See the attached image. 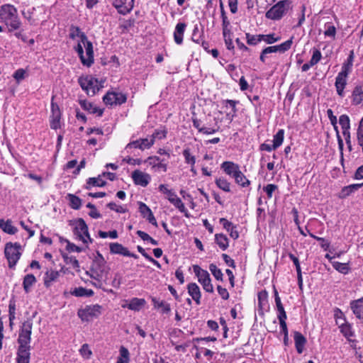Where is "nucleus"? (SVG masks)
<instances>
[{"label": "nucleus", "instance_id": "f257e3e1", "mask_svg": "<svg viewBox=\"0 0 363 363\" xmlns=\"http://www.w3.org/2000/svg\"><path fill=\"white\" fill-rule=\"evenodd\" d=\"M70 38L79 40L75 47V50L78 53L82 63L87 67H90L94 62V50L92 43L88 40L87 37L81 29L74 26H72L69 29Z\"/></svg>", "mask_w": 363, "mask_h": 363}, {"label": "nucleus", "instance_id": "f03ea898", "mask_svg": "<svg viewBox=\"0 0 363 363\" xmlns=\"http://www.w3.org/2000/svg\"><path fill=\"white\" fill-rule=\"evenodd\" d=\"M109 271L104 257L97 252L91 264L90 277L100 281L107 278Z\"/></svg>", "mask_w": 363, "mask_h": 363}, {"label": "nucleus", "instance_id": "7ed1b4c3", "mask_svg": "<svg viewBox=\"0 0 363 363\" xmlns=\"http://www.w3.org/2000/svg\"><path fill=\"white\" fill-rule=\"evenodd\" d=\"M1 20L9 31L17 30L21 25L16 8L10 4L1 6Z\"/></svg>", "mask_w": 363, "mask_h": 363}, {"label": "nucleus", "instance_id": "20e7f679", "mask_svg": "<svg viewBox=\"0 0 363 363\" xmlns=\"http://www.w3.org/2000/svg\"><path fill=\"white\" fill-rule=\"evenodd\" d=\"M291 0L280 1L266 12L265 16L273 21L280 20L291 9Z\"/></svg>", "mask_w": 363, "mask_h": 363}, {"label": "nucleus", "instance_id": "39448f33", "mask_svg": "<svg viewBox=\"0 0 363 363\" xmlns=\"http://www.w3.org/2000/svg\"><path fill=\"white\" fill-rule=\"evenodd\" d=\"M5 257L9 268H13L21 256V246L19 243L8 242L4 248Z\"/></svg>", "mask_w": 363, "mask_h": 363}, {"label": "nucleus", "instance_id": "423d86ee", "mask_svg": "<svg viewBox=\"0 0 363 363\" xmlns=\"http://www.w3.org/2000/svg\"><path fill=\"white\" fill-rule=\"evenodd\" d=\"M79 83L82 89L89 96H94L101 87L99 81L92 76L79 77Z\"/></svg>", "mask_w": 363, "mask_h": 363}, {"label": "nucleus", "instance_id": "0eeeda50", "mask_svg": "<svg viewBox=\"0 0 363 363\" xmlns=\"http://www.w3.org/2000/svg\"><path fill=\"white\" fill-rule=\"evenodd\" d=\"M193 269L199 282L201 284L203 290L208 293H213V286L211 284V279L209 273L206 270L201 269L198 265H194Z\"/></svg>", "mask_w": 363, "mask_h": 363}, {"label": "nucleus", "instance_id": "6e6552de", "mask_svg": "<svg viewBox=\"0 0 363 363\" xmlns=\"http://www.w3.org/2000/svg\"><path fill=\"white\" fill-rule=\"evenodd\" d=\"M74 233L77 238L84 244H88L91 242V239L88 232V227L82 218L75 222Z\"/></svg>", "mask_w": 363, "mask_h": 363}, {"label": "nucleus", "instance_id": "1a4fd4ad", "mask_svg": "<svg viewBox=\"0 0 363 363\" xmlns=\"http://www.w3.org/2000/svg\"><path fill=\"white\" fill-rule=\"evenodd\" d=\"M101 307L99 305L86 306L78 311V316L82 321H89L94 317L99 316L101 313Z\"/></svg>", "mask_w": 363, "mask_h": 363}, {"label": "nucleus", "instance_id": "9d476101", "mask_svg": "<svg viewBox=\"0 0 363 363\" xmlns=\"http://www.w3.org/2000/svg\"><path fill=\"white\" fill-rule=\"evenodd\" d=\"M126 96L121 92H108L104 97L103 101L106 105H121L126 101Z\"/></svg>", "mask_w": 363, "mask_h": 363}, {"label": "nucleus", "instance_id": "9b49d317", "mask_svg": "<svg viewBox=\"0 0 363 363\" xmlns=\"http://www.w3.org/2000/svg\"><path fill=\"white\" fill-rule=\"evenodd\" d=\"M131 177L135 184L143 187L147 186L151 180V176L149 174L139 169L133 171Z\"/></svg>", "mask_w": 363, "mask_h": 363}, {"label": "nucleus", "instance_id": "f8f14e48", "mask_svg": "<svg viewBox=\"0 0 363 363\" xmlns=\"http://www.w3.org/2000/svg\"><path fill=\"white\" fill-rule=\"evenodd\" d=\"M61 111L58 105L53 101L51 102L50 127L57 130L60 128Z\"/></svg>", "mask_w": 363, "mask_h": 363}, {"label": "nucleus", "instance_id": "ddd939ff", "mask_svg": "<svg viewBox=\"0 0 363 363\" xmlns=\"http://www.w3.org/2000/svg\"><path fill=\"white\" fill-rule=\"evenodd\" d=\"M166 199L173 205L175 208H178L179 211L184 214L186 217H189V213L185 207L184 203L181 200L179 197L176 194V193L172 190L170 194H169Z\"/></svg>", "mask_w": 363, "mask_h": 363}, {"label": "nucleus", "instance_id": "4468645a", "mask_svg": "<svg viewBox=\"0 0 363 363\" xmlns=\"http://www.w3.org/2000/svg\"><path fill=\"white\" fill-rule=\"evenodd\" d=\"M293 38L294 37H291L290 39L281 43L280 45L266 48L265 52H268V54L274 52H285L291 48L293 43Z\"/></svg>", "mask_w": 363, "mask_h": 363}, {"label": "nucleus", "instance_id": "2eb2a0df", "mask_svg": "<svg viewBox=\"0 0 363 363\" xmlns=\"http://www.w3.org/2000/svg\"><path fill=\"white\" fill-rule=\"evenodd\" d=\"M144 162L150 166L152 169H155V171L156 172L162 171L165 172L167 169V164L162 163L160 159L156 156L149 157L147 160L144 161Z\"/></svg>", "mask_w": 363, "mask_h": 363}, {"label": "nucleus", "instance_id": "dca6fc26", "mask_svg": "<svg viewBox=\"0 0 363 363\" xmlns=\"http://www.w3.org/2000/svg\"><path fill=\"white\" fill-rule=\"evenodd\" d=\"M113 4L120 13H129L133 8V0H114Z\"/></svg>", "mask_w": 363, "mask_h": 363}, {"label": "nucleus", "instance_id": "f3484780", "mask_svg": "<svg viewBox=\"0 0 363 363\" xmlns=\"http://www.w3.org/2000/svg\"><path fill=\"white\" fill-rule=\"evenodd\" d=\"M110 252L112 254H118L123 256L137 258V255L130 252L128 250L118 242H112L109 245Z\"/></svg>", "mask_w": 363, "mask_h": 363}, {"label": "nucleus", "instance_id": "a211bd4d", "mask_svg": "<svg viewBox=\"0 0 363 363\" xmlns=\"http://www.w3.org/2000/svg\"><path fill=\"white\" fill-rule=\"evenodd\" d=\"M220 167L227 175L232 177H235V175L240 171V167L238 164L230 161L223 162L221 164Z\"/></svg>", "mask_w": 363, "mask_h": 363}, {"label": "nucleus", "instance_id": "6ab92c4d", "mask_svg": "<svg viewBox=\"0 0 363 363\" xmlns=\"http://www.w3.org/2000/svg\"><path fill=\"white\" fill-rule=\"evenodd\" d=\"M154 144L153 139L150 137V138H143L133 141L127 145L126 148L135 147L141 150L150 148Z\"/></svg>", "mask_w": 363, "mask_h": 363}, {"label": "nucleus", "instance_id": "aec40b11", "mask_svg": "<svg viewBox=\"0 0 363 363\" xmlns=\"http://www.w3.org/2000/svg\"><path fill=\"white\" fill-rule=\"evenodd\" d=\"M348 74L340 72L335 79V87L338 95L342 96L344 89L347 84V77Z\"/></svg>", "mask_w": 363, "mask_h": 363}, {"label": "nucleus", "instance_id": "412c9836", "mask_svg": "<svg viewBox=\"0 0 363 363\" xmlns=\"http://www.w3.org/2000/svg\"><path fill=\"white\" fill-rule=\"evenodd\" d=\"M31 334V326L29 323L24 324L23 328L19 334L18 342L20 345H25L29 346Z\"/></svg>", "mask_w": 363, "mask_h": 363}, {"label": "nucleus", "instance_id": "4be33fe9", "mask_svg": "<svg viewBox=\"0 0 363 363\" xmlns=\"http://www.w3.org/2000/svg\"><path fill=\"white\" fill-rule=\"evenodd\" d=\"M18 363L30 362V346L19 345L17 355Z\"/></svg>", "mask_w": 363, "mask_h": 363}, {"label": "nucleus", "instance_id": "5701e85b", "mask_svg": "<svg viewBox=\"0 0 363 363\" xmlns=\"http://www.w3.org/2000/svg\"><path fill=\"white\" fill-rule=\"evenodd\" d=\"M186 28L185 23H178L174 31V40L176 44L181 45L183 43L184 31Z\"/></svg>", "mask_w": 363, "mask_h": 363}, {"label": "nucleus", "instance_id": "b1692460", "mask_svg": "<svg viewBox=\"0 0 363 363\" xmlns=\"http://www.w3.org/2000/svg\"><path fill=\"white\" fill-rule=\"evenodd\" d=\"M60 277V272L50 269L48 270L43 278L44 285L46 288L50 287L53 282L57 281Z\"/></svg>", "mask_w": 363, "mask_h": 363}, {"label": "nucleus", "instance_id": "393cba45", "mask_svg": "<svg viewBox=\"0 0 363 363\" xmlns=\"http://www.w3.org/2000/svg\"><path fill=\"white\" fill-rule=\"evenodd\" d=\"M188 293L197 305L201 303V290L196 283H190L187 286Z\"/></svg>", "mask_w": 363, "mask_h": 363}, {"label": "nucleus", "instance_id": "a878e982", "mask_svg": "<svg viewBox=\"0 0 363 363\" xmlns=\"http://www.w3.org/2000/svg\"><path fill=\"white\" fill-rule=\"evenodd\" d=\"M294 339L297 352L301 354L306 343V337L300 332L296 331L294 333Z\"/></svg>", "mask_w": 363, "mask_h": 363}, {"label": "nucleus", "instance_id": "bb28decb", "mask_svg": "<svg viewBox=\"0 0 363 363\" xmlns=\"http://www.w3.org/2000/svg\"><path fill=\"white\" fill-rule=\"evenodd\" d=\"M79 104L83 109L91 113H96L99 116H101L103 114V111L101 109L95 106L92 103L88 101L82 100L79 101Z\"/></svg>", "mask_w": 363, "mask_h": 363}, {"label": "nucleus", "instance_id": "cd10ccee", "mask_svg": "<svg viewBox=\"0 0 363 363\" xmlns=\"http://www.w3.org/2000/svg\"><path fill=\"white\" fill-rule=\"evenodd\" d=\"M351 308L357 318H363V298L352 301Z\"/></svg>", "mask_w": 363, "mask_h": 363}, {"label": "nucleus", "instance_id": "c85d7f7f", "mask_svg": "<svg viewBox=\"0 0 363 363\" xmlns=\"http://www.w3.org/2000/svg\"><path fill=\"white\" fill-rule=\"evenodd\" d=\"M145 301L143 298H133L127 305H123V308H128L130 310L138 311L144 305Z\"/></svg>", "mask_w": 363, "mask_h": 363}, {"label": "nucleus", "instance_id": "c756f323", "mask_svg": "<svg viewBox=\"0 0 363 363\" xmlns=\"http://www.w3.org/2000/svg\"><path fill=\"white\" fill-rule=\"evenodd\" d=\"M362 186H363V183L354 184H350L349 186H345L341 190L339 197L341 199L346 198L347 196H350L354 191L358 190Z\"/></svg>", "mask_w": 363, "mask_h": 363}, {"label": "nucleus", "instance_id": "7c9ffc66", "mask_svg": "<svg viewBox=\"0 0 363 363\" xmlns=\"http://www.w3.org/2000/svg\"><path fill=\"white\" fill-rule=\"evenodd\" d=\"M235 183L242 188L247 187L250 185V181L240 171L233 177Z\"/></svg>", "mask_w": 363, "mask_h": 363}, {"label": "nucleus", "instance_id": "2f4dec72", "mask_svg": "<svg viewBox=\"0 0 363 363\" xmlns=\"http://www.w3.org/2000/svg\"><path fill=\"white\" fill-rule=\"evenodd\" d=\"M36 278L33 274H29L25 276L23 281V289L26 293H28L32 286L35 284Z\"/></svg>", "mask_w": 363, "mask_h": 363}, {"label": "nucleus", "instance_id": "473e14b6", "mask_svg": "<svg viewBox=\"0 0 363 363\" xmlns=\"http://www.w3.org/2000/svg\"><path fill=\"white\" fill-rule=\"evenodd\" d=\"M1 230L9 235H14L18 231V228L13 225V222L10 220L6 222L1 220Z\"/></svg>", "mask_w": 363, "mask_h": 363}, {"label": "nucleus", "instance_id": "72a5a7b5", "mask_svg": "<svg viewBox=\"0 0 363 363\" xmlns=\"http://www.w3.org/2000/svg\"><path fill=\"white\" fill-rule=\"evenodd\" d=\"M352 102L356 104H363V89L362 86H356L352 92Z\"/></svg>", "mask_w": 363, "mask_h": 363}, {"label": "nucleus", "instance_id": "f704fd0d", "mask_svg": "<svg viewBox=\"0 0 363 363\" xmlns=\"http://www.w3.org/2000/svg\"><path fill=\"white\" fill-rule=\"evenodd\" d=\"M130 352L124 346H121L119 350V356L117 358L116 363H129Z\"/></svg>", "mask_w": 363, "mask_h": 363}, {"label": "nucleus", "instance_id": "c9c22d12", "mask_svg": "<svg viewBox=\"0 0 363 363\" xmlns=\"http://www.w3.org/2000/svg\"><path fill=\"white\" fill-rule=\"evenodd\" d=\"M339 123L342 129V133L346 135L349 134V129L350 128V122L348 116L341 115L339 118Z\"/></svg>", "mask_w": 363, "mask_h": 363}, {"label": "nucleus", "instance_id": "e433bc0d", "mask_svg": "<svg viewBox=\"0 0 363 363\" xmlns=\"http://www.w3.org/2000/svg\"><path fill=\"white\" fill-rule=\"evenodd\" d=\"M216 186L225 192L230 191V183L224 177L217 178L215 181Z\"/></svg>", "mask_w": 363, "mask_h": 363}, {"label": "nucleus", "instance_id": "4c0bfd02", "mask_svg": "<svg viewBox=\"0 0 363 363\" xmlns=\"http://www.w3.org/2000/svg\"><path fill=\"white\" fill-rule=\"evenodd\" d=\"M152 302L154 304V307L156 308L161 309L162 313H168L171 310L170 305L166 303L165 301H160L156 298H152Z\"/></svg>", "mask_w": 363, "mask_h": 363}, {"label": "nucleus", "instance_id": "58836bf2", "mask_svg": "<svg viewBox=\"0 0 363 363\" xmlns=\"http://www.w3.org/2000/svg\"><path fill=\"white\" fill-rule=\"evenodd\" d=\"M215 240H216L217 245L223 250H225L228 247V240L225 235L216 234L215 235Z\"/></svg>", "mask_w": 363, "mask_h": 363}, {"label": "nucleus", "instance_id": "ea45409f", "mask_svg": "<svg viewBox=\"0 0 363 363\" xmlns=\"http://www.w3.org/2000/svg\"><path fill=\"white\" fill-rule=\"evenodd\" d=\"M284 130L283 129H280L278 132L274 135L273 138V145L274 148H278L281 145L284 141Z\"/></svg>", "mask_w": 363, "mask_h": 363}, {"label": "nucleus", "instance_id": "a19ab883", "mask_svg": "<svg viewBox=\"0 0 363 363\" xmlns=\"http://www.w3.org/2000/svg\"><path fill=\"white\" fill-rule=\"evenodd\" d=\"M105 184L106 182L100 176L98 177H91L88 179L86 188L89 189L91 186H103Z\"/></svg>", "mask_w": 363, "mask_h": 363}, {"label": "nucleus", "instance_id": "79ce46f5", "mask_svg": "<svg viewBox=\"0 0 363 363\" xmlns=\"http://www.w3.org/2000/svg\"><path fill=\"white\" fill-rule=\"evenodd\" d=\"M357 141L363 152V117L360 120L357 130Z\"/></svg>", "mask_w": 363, "mask_h": 363}, {"label": "nucleus", "instance_id": "37998d69", "mask_svg": "<svg viewBox=\"0 0 363 363\" xmlns=\"http://www.w3.org/2000/svg\"><path fill=\"white\" fill-rule=\"evenodd\" d=\"M336 28L331 23H327L325 24L324 35L325 37H330L333 39L335 38Z\"/></svg>", "mask_w": 363, "mask_h": 363}, {"label": "nucleus", "instance_id": "c03bdc74", "mask_svg": "<svg viewBox=\"0 0 363 363\" xmlns=\"http://www.w3.org/2000/svg\"><path fill=\"white\" fill-rule=\"evenodd\" d=\"M79 352L84 359H89L92 356V351L86 343L82 345Z\"/></svg>", "mask_w": 363, "mask_h": 363}, {"label": "nucleus", "instance_id": "a18cd8bd", "mask_svg": "<svg viewBox=\"0 0 363 363\" xmlns=\"http://www.w3.org/2000/svg\"><path fill=\"white\" fill-rule=\"evenodd\" d=\"M182 155L184 157L185 162L191 166H194L196 163V158L191 155L189 148H186L183 150Z\"/></svg>", "mask_w": 363, "mask_h": 363}, {"label": "nucleus", "instance_id": "49530a36", "mask_svg": "<svg viewBox=\"0 0 363 363\" xmlns=\"http://www.w3.org/2000/svg\"><path fill=\"white\" fill-rule=\"evenodd\" d=\"M221 7V18H222V26H223V33H227L228 32H230V21L228 19V17L225 15V11L223 8L222 4H220Z\"/></svg>", "mask_w": 363, "mask_h": 363}, {"label": "nucleus", "instance_id": "de8ad7c7", "mask_svg": "<svg viewBox=\"0 0 363 363\" xmlns=\"http://www.w3.org/2000/svg\"><path fill=\"white\" fill-rule=\"evenodd\" d=\"M353 55H354L353 51H351L350 55L348 57L347 62H345L342 67L341 72H343L348 74L351 72L352 63H353Z\"/></svg>", "mask_w": 363, "mask_h": 363}, {"label": "nucleus", "instance_id": "09e8293b", "mask_svg": "<svg viewBox=\"0 0 363 363\" xmlns=\"http://www.w3.org/2000/svg\"><path fill=\"white\" fill-rule=\"evenodd\" d=\"M262 35H250V33H246V39L247 43L249 45H255L258 43L262 41Z\"/></svg>", "mask_w": 363, "mask_h": 363}, {"label": "nucleus", "instance_id": "8fccbe9b", "mask_svg": "<svg viewBox=\"0 0 363 363\" xmlns=\"http://www.w3.org/2000/svg\"><path fill=\"white\" fill-rule=\"evenodd\" d=\"M209 270L211 271V274L213 275V277L217 280H223V273L220 269L217 267V266L215 264H211L209 265Z\"/></svg>", "mask_w": 363, "mask_h": 363}, {"label": "nucleus", "instance_id": "3c124183", "mask_svg": "<svg viewBox=\"0 0 363 363\" xmlns=\"http://www.w3.org/2000/svg\"><path fill=\"white\" fill-rule=\"evenodd\" d=\"M68 196L70 202V206H72V208L74 209L79 208L82 204L81 199L79 197L72 194H69Z\"/></svg>", "mask_w": 363, "mask_h": 363}, {"label": "nucleus", "instance_id": "603ef678", "mask_svg": "<svg viewBox=\"0 0 363 363\" xmlns=\"http://www.w3.org/2000/svg\"><path fill=\"white\" fill-rule=\"evenodd\" d=\"M27 75V72L24 69H18L13 73V77L17 82H20L24 79Z\"/></svg>", "mask_w": 363, "mask_h": 363}, {"label": "nucleus", "instance_id": "864d4df0", "mask_svg": "<svg viewBox=\"0 0 363 363\" xmlns=\"http://www.w3.org/2000/svg\"><path fill=\"white\" fill-rule=\"evenodd\" d=\"M262 40L266 42L267 44H272L279 41L281 38L276 36L275 34L262 35Z\"/></svg>", "mask_w": 363, "mask_h": 363}, {"label": "nucleus", "instance_id": "5fc2aeb1", "mask_svg": "<svg viewBox=\"0 0 363 363\" xmlns=\"http://www.w3.org/2000/svg\"><path fill=\"white\" fill-rule=\"evenodd\" d=\"M322 55L319 50L316 48L313 49V55L310 60V62L312 65H316L321 59Z\"/></svg>", "mask_w": 363, "mask_h": 363}, {"label": "nucleus", "instance_id": "6e6d98bb", "mask_svg": "<svg viewBox=\"0 0 363 363\" xmlns=\"http://www.w3.org/2000/svg\"><path fill=\"white\" fill-rule=\"evenodd\" d=\"M275 303H276V306H277V311H278L277 318L286 316V313L284 306L281 303L280 297H277Z\"/></svg>", "mask_w": 363, "mask_h": 363}, {"label": "nucleus", "instance_id": "4d7b16f0", "mask_svg": "<svg viewBox=\"0 0 363 363\" xmlns=\"http://www.w3.org/2000/svg\"><path fill=\"white\" fill-rule=\"evenodd\" d=\"M223 38H224V40H225V43L226 48L228 50L233 49L234 48V45H233V40H232V38H231V32H228L227 33H225V32L223 33Z\"/></svg>", "mask_w": 363, "mask_h": 363}, {"label": "nucleus", "instance_id": "13d9d810", "mask_svg": "<svg viewBox=\"0 0 363 363\" xmlns=\"http://www.w3.org/2000/svg\"><path fill=\"white\" fill-rule=\"evenodd\" d=\"M63 257L67 264H71L74 269L79 270V263L75 257L68 256H63Z\"/></svg>", "mask_w": 363, "mask_h": 363}, {"label": "nucleus", "instance_id": "bf43d9fd", "mask_svg": "<svg viewBox=\"0 0 363 363\" xmlns=\"http://www.w3.org/2000/svg\"><path fill=\"white\" fill-rule=\"evenodd\" d=\"M340 331L343 333L345 337H351L352 336V332L351 330V327L347 323H340Z\"/></svg>", "mask_w": 363, "mask_h": 363}, {"label": "nucleus", "instance_id": "052dcab7", "mask_svg": "<svg viewBox=\"0 0 363 363\" xmlns=\"http://www.w3.org/2000/svg\"><path fill=\"white\" fill-rule=\"evenodd\" d=\"M167 131L164 129L156 130L153 134L151 135V138L153 139V141L156 139L161 140L166 137Z\"/></svg>", "mask_w": 363, "mask_h": 363}, {"label": "nucleus", "instance_id": "680f3d73", "mask_svg": "<svg viewBox=\"0 0 363 363\" xmlns=\"http://www.w3.org/2000/svg\"><path fill=\"white\" fill-rule=\"evenodd\" d=\"M99 235L101 238H106L109 236L112 239H116L118 238V233L115 230L109 232L99 231Z\"/></svg>", "mask_w": 363, "mask_h": 363}, {"label": "nucleus", "instance_id": "e2e57ef3", "mask_svg": "<svg viewBox=\"0 0 363 363\" xmlns=\"http://www.w3.org/2000/svg\"><path fill=\"white\" fill-rule=\"evenodd\" d=\"M139 211L143 218L152 212L151 209L143 202H139Z\"/></svg>", "mask_w": 363, "mask_h": 363}, {"label": "nucleus", "instance_id": "0e129e2a", "mask_svg": "<svg viewBox=\"0 0 363 363\" xmlns=\"http://www.w3.org/2000/svg\"><path fill=\"white\" fill-rule=\"evenodd\" d=\"M219 223L228 232H230L233 228H235V225L231 222L228 221L226 218H220Z\"/></svg>", "mask_w": 363, "mask_h": 363}, {"label": "nucleus", "instance_id": "69168bd1", "mask_svg": "<svg viewBox=\"0 0 363 363\" xmlns=\"http://www.w3.org/2000/svg\"><path fill=\"white\" fill-rule=\"evenodd\" d=\"M219 223L228 232H230L233 228H235V225L231 222L228 221L226 218H220Z\"/></svg>", "mask_w": 363, "mask_h": 363}, {"label": "nucleus", "instance_id": "338daca9", "mask_svg": "<svg viewBox=\"0 0 363 363\" xmlns=\"http://www.w3.org/2000/svg\"><path fill=\"white\" fill-rule=\"evenodd\" d=\"M219 223L228 232H230L233 228H235V225L231 222L228 221L226 218H220Z\"/></svg>", "mask_w": 363, "mask_h": 363}, {"label": "nucleus", "instance_id": "774afa93", "mask_svg": "<svg viewBox=\"0 0 363 363\" xmlns=\"http://www.w3.org/2000/svg\"><path fill=\"white\" fill-rule=\"evenodd\" d=\"M277 189V186L273 184H267L264 187V191L266 192L269 199L272 197L273 192Z\"/></svg>", "mask_w": 363, "mask_h": 363}]
</instances>
